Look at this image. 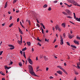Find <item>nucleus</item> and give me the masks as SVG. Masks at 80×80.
<instances>
[{
    "mask_svg": "<svg viewBox=\"0 0 80 80\" xmlns=\"http://www.w3.org/2000/svg\"><path fill=\"white\" fill-rule=\"evenodd\" d=\"M29 73H30L31 75H32L34 76H35V77H38V76L34 72H33L32 66L31 65H29Z\"/></svg>",
    "mask_w": 80,
    "mask_h": 80,
    "instance_id": "nucleus-1",
    "label": "nucleus"
},
{
    "mask_svg": "<svg viewBox=\"0 0 80 80\" xmlns=\"http://www.w3.org/2000/svg\"><path fill=\"white\" fill-rule=\"evenodd\" d=\"M68 2L69 3H71L72 4H73L74 5H75V6H78V7H80V5L78 4L77 2H75L74 0H67Z\"/></svg>",
    "mask_w": 80,
    "mask_h": 80,
    "instance_id": "nucleus-2",
    "label": "nucleus"
},
{
    "mask_svg": "<svg viewBox=\"0 0 80 80\" xmlns=\"http://www.w3.org/2000/svg\"><path fill=\"white\" fill-rule=\"evenodd\" d=\"M20 37H21L20 41V40H18L17 41V42L19 44V45H22V37L21 35H20Z\"/></svg>",
    "mask_w": 80,
    "mask_h": 80,
    "instance_id": "nucleus-3",
    "label": "nucleus"
},
{
    "mask_svg": "<svg viewBox=\"0 0 80 80\" xmlns=\"http://www.w3.org/2000/svg\"><path fill=\"white\" fill-rule=\"evenodd\" d=\"M60 44L62 45L63 44V38H62V36L61 35H60Z\"/></svg>",
    "mask_w": 80,
    "mask_h": 80,
    "instance_id": "nucleus-4",
    "label": "nucleus"
},
{
    "mask_svg": "<svg viewBox=\"0 0 80 80\" xmlns=\"http://www.w3.org/2000/svg\"><path fill=\"white\" fill-rule=\"evenodd\" d=\"M27 60L28 61L29 63L31 64V65H32V64H33V62L30 58H28Z\"/></svg>",
    "mask_w": 80,
    "mask_h": 80,
    "instance_id": "nucleus-5",
    "label": "nucleus"
},
{
    "mask_svg": "<svg viewBox=\"0 0 80 80\" xmlns=\"http://www.w3.org/2000/svg\"><path fill=\"white\" fill-rule=\"evenodd\" d=\"M57 73H58L60 74V75H62V74H63V72L60 70H58L57 71Z\"/></svg>",
    "mask_w": 80,
    "mask_h": 80,
    "instance_id": "nucleus-6",
    "label": "nucleus"
},
{
    "mask_svg": "<svg viewBox=\"0 0 80 80\" xmlns=\"http://www.w3.org/2000/svg\"><path fill=\"white\" fill-rule=\"evenodd\" d=\"M68 37L69 38L71 39L72 38H73L74 37V35H68Z\"/></svg>",
    "mask_w": 80,
    "mask_h": 80,
    "instance_id": "nucleus-7",
    "label": "nucleus"
},
{
    "mask_svg": "<svg viewBox=\"0 0 80 80\" xmlns=\"http://www.w3.org/2000/svg\"><path fill=\"white\" fill-rule=\"evenodd\" d=\"M55 29L56 30H57L60 28H59V25H57L56 26H55Z\"/></svg>",
    "mask_w": 80,
    "mask_h": 80,
    "instance_id": "nucleus-8",
    "label": "nucleus"
},
{
    "mask_svg": "<svg viewBox=\"0 0 80 80\" xmlns=\"http://www.w3.org/2000/svg\"><path fill=\"white\" fill-rule=\"evenodd\" d=\"M74 42L75 44H77V45H79V42L78 41H77L76 40H74Z\"/></svg>",
    "mask_w": 80,
    "mask_h": 80,
    "instance_id": "nucleus-9",
    "label": "nucleus"
},
{
    "mask_svg": "<svg viewBox=\"0 0 80 80\" xmlns=\"http://www.w3.org/2000/svg\"><path fill=\"white\" fill-rule=\"evenodd\" d=\"M57 68H60V69H61V70H62V71H63V70L64 69H63V68H62V67L61 66H58L57 67Z\"/></svg>",
    "mask_w": 80,
    "mask_h": 80,
    "instance_id": "nucleus-10",
    "label": "nucleus"
},
{
    "mask_svg": "<svg viewBox=\"0 0 80 80\" xmlns=\"http://www.w3.org/2000/svg\"><path fill=\"white\" fill-rule=\"evenodd\" d=\"M18 30L20 33H21V34H23V32H22V31L21 30L20 28L19 27L18 28Z\"/></svg>",
    "mask_w": 80,
    "mask_h": 80,
    "instance_id": "nucleus-11",
    "label": "nucleus"
},
{
    "mask_svg": "<svg viewBox=\"0 0 80 80\" xmlns=\"http://www.w3.org/2000/svg\"><path fill=\"white\" fill-rule=\"evenodd\" d=\"M65 11L67 13H70V11L68 9H66L65 10Z\"/></svg>",
    "mask_w": 80,
    "mask_h": 80,
    "instance_id": "nucleus-12",
    "label": "nucleus"
},
{
    "mask_svg": "<svg viewBox=\"0 0 80 80\" xmlns=\"http://www.w3.org/2000/svg\"><path fill=\"white\" fill-rule=\"evenodd\" d=\"M4 67H5V68L6 70V69H7V70H8V69H10V68H11V67H7V66H4Z\"/></svg>",
    "mask_w": 80,
    "mask_h": 80,
    "instance_id": "nucleus-13",
    "label": "nucleus"
},
{
    "mask_svg": "<svg viewBox=\"0 0 80 80\" xmlns=\"http://www.w3.org/2000/svg\"><path fill=\"white\" fill-rule=\"evenodd\" d=\"M62 26L64 27V28H65V23H64L62 24Z\"/></svg>",
    "mask_w": 80,
    "mask_h": 80,
    "instance_id": "nucleus-14",
    "label": "nucleus"
},
{
    "mask_svg": "<svg viewBox=\"0 0 80 80\" xmlns=\"http://www.w3.org/2000/svg\"><path fill=\"white\" fill-rule=\"evenodd\" d=\"M71 47H72V48H75V49L77 48V47L72 45H71Z\"/></svg>",
    "mask_w": 80,
    "mask_h": 80,
    "instance_id": "nucleus-15",
    "label": "nucleus"
},
{
    "mask_svg": "<svg viewBox=\"0 0 80 80\" xmlns=\"http://www.w3.org/2000/svg\"><path fill=\"white\" fill-rule=\"evenodd\" d=\"M27 44L28 45V46H30V45L31 44V43L30 42H27Z\"/></svg>",
    "mask_w": 80,
    "mask_h": 80,
    "instance_id": "nucleus-16",
    "label": "nucleus"
},
{
    "mask_svg": "<svg viewBox=\"0 0 80 80\" xmlns=\"http://www.w3.org/2000/svg\"><path fill=\"white\" fill-rule=\"evenodd\" d=\"M23 57H24L25 58H26V56H25V52H23Z\"/></svg>",
    "mask_w": 80,
    "mask_h": 80,
    "instance_id": "nucleus-17",
    "label": "nucleus"
},
{
    "mask_svg": "<svg viewBox=\"0 0 80 80\" xmlns=\"http://www.w3.org/2000/svg\"><path fill=\"white\" fill-rule=\"evenodd\" d=\"M8 47H11V48L14 47L13 46V45H10V44L8 45Z\"/></svg>",
    "mask_w": 80,
    "mask_h": 80,
    "instance_id": "nucleus-18",
    "label": "nucleus"
},
{
    "mask_svg": "<svg viewBox=\"0 0 80 80\" xmlns=\"http://www.w3.org/2000/svg\"><path fill=\"white\" fill-rule=\"evenodd\" d=\"M44 59L45 60H47L48 58H47V57L45 56H44Z\"/></svg>",
    "mask_w": 80,
    "mask_h": 80,
    "instance_id": "nucleus-19",
    "label": "nucleus"
},
{
    "mask_svg": "<svg viewBox=\"0 0 80 80\" xmlns=\"http://www.w3.org/2000/svg\"><path fill=\"white\" fill-rule=\"evenodd\" d=\"M62 71H63V72H64V73H65L66 75H68V73L65 70H64V69L62 70Z\"/></svg>",
    "mask_w": 80,
    "mask_h": 80,
    "instance_id": "nucleus-20",
    "label": "nucleus"
},
{
    "mask_svg": "<svg viewBox=\"0 0 80 80\" xmlns=\"http://www.w3.org/2000/svg\"><path fill=\"white\" fill-rule=\"evenodd\" d=\"M62 13L65 15H67L68 14L65 12H62Z\"/></svg>",
    "mask_w": 80,
    "mask_h": 80,
    "instance_id": "nucleus-21",
    "label": "nucleus"
},
{
    "mask_svg": "<svg viewBox=\"0 0 80 80\" xmlns=\"http://www.w3.org/2000/svg\"><path fill=\"white\" fill-rule=\"evenodd\" d=\"M7 2H6L5 3V5L4 6L5 8H7Z\"/></svg>",
    "mask_w": 80,
    "mask_h": 80,
    "instance_id": "nucleus-22",
    "label": "nucleus"
},
{
    "mask_svg": "<svg viewBox=\"0 0 80 80\" xmlns=\"http://www.w3.org/2000/svg\"><path fill=\"white\" fill-rule=\"evenodd\" d=\"M0 73H1V75H4V76L5 75V74L3 73L2 72H0Z\"/></svg>",
    "mask_w": 80,
    "mask_h": 80,
    "instance_id": "nucleus-23",
    "label": "nucleus"
},
{
    "mask_svg": "<svg viewBox=\"0 0 80 80\" xmlns=\"http://www.w3.org/2000/svg\"><path fill=\"white\" fill-rule=\"evenodd\" d=\"M76 20H77V21H78V22H80V18H76Z\"/></svg>",
    "mask_w": 80,
    "mask_h": 80,
    "instance_id": "nucleus-24",
    "label": "nucleus"
},
{
    "mask_svg": "<svg viewBox=\"0 0 80 80\" xmlns=\"http://www.w3.org/2000/svg\"><path fill=\"white\" fill-rule=\"evenodd\" d=\"M62 36H63V38H65L66 37V36H65V33H64L63 35H62Z\"/></svg>",
    "mask_w": 80,
    "mask_h": 80,
    "instance_id": "nucleus-25",
    "label": "nucleus"
},
{
    "mask_svg": "<svg viewBox=\"0 0 80 80\" xmlns=\"http://www.w3.org/2000/svg\"><path fill=\"white\" fill-rule=\"evenodd\" d=\"M43 8H47V4H45L43 6Z\"/></svg>",
    "mask_w": 80,
    "mask_h": 80,
    "instance_id": "nucleus-26",
    "label": "nucleus"
},
{
    "mask_svg": "<svg viewBox=\"0 0 80 80\" xmlns=\"http://www.w3.org/2000/svg\"><path fill=\"white\" fill-rule=\"evenodd\" d=\"M26 50H27V48H26V47H25L24 48H23L22 49V51H25Z\"/></svg>",
    "mask_w": 80,
    "mask_h": 80,
    "instance_id": "nucleus-27",
    "label": "nucleus"
},
{
    "mask_svg": "<svg viewBox=\"0 0 80 80\" xmlns=\"http://www.w3.org/2000/svg\"><path fill=\"white\" fill-rule=\"evenodd\" d=\"M66 17L67 18H70V19H72V17H71L70 16H67Z\"/></svg>",
    "mask_w": 80,
    "mask_h": 80,
    "instance_id": "nucleus-28",
    "label": "nucleus"
},
{
    "mask_svg": "<svg viewBox=\"0 0 80 80\" xmlns=\"http://www.w3.org/2000/svg\"><path fill=\"white\" fill-rule=\"evenodd\" d=\"M45 42H48V41H49V39H48L47 40V39L45 38Z\"/></svg>",
    "mask_w": 80,
    "mask_h": 80,
    "instance_id": "nucleus-29",
    "label": "nucleus"
},
{
    "mask_svg": "<svg viewBox=\"0 0 80 80\" xmlns=\"http://www.w3.org/2000/svg\"><path fill=\"white\" fill-rule=\"evenodd\" d=\"M19 65L20 67H22V64L21 63H19Z\"/></svg>",
    "mask_w": 80,
    "mask_h": 80,
    "instance_id": "nucleus-30",
    "label": "nucleus"
},
{
    "mask_svg": "<svg viewBox=\"0 0 80 80\" xmlns=\"http://www.w3.org/2000/svg\"><path fill=\"white\" fill-rule=\"evenodd\" d=\"M67 45H69V46H70V43L68 42H67Z\"/></svg>",
    "mask_w": 80,
    "mask_h": 80,
    "instance_id": "nucleus-31",
    "label": "nucleus"
},
{
    "mask_svg": "<svg viewBox=\"0 0 80 80\" xmlns=\"http://www.w3.org/2000/svg\"><path fill=\"white\" fill-rule=\"evenodd\" d=\"M48 10H49V11H51V10H52V8H51V7H49L48 8Z\"/></svg>",
    "mask_w": 80,
    "mask_h": 80,
    "instance_id": "nucleus-32",
    "label": "nucleus"
},
{
    "mask_svg": "<svg viewBox=\"0 0 80 80\" xmlns=\"http://www.w3.org/2000/svg\"><path fill=\"white\" fill-rule=\"evenodd\" d=\"M30 22H30V20H28V23H29V25H31V23H30Z\"/></svg>",
    "mask_w": 80,
    "mask_h": 80,
    "instance_id": "nucleus-33",
    "label": "nucleus"
},
{
    "mask_svg": "<svg viewBox=\"0 0 80 80\" xmlns=\"http://www.w3.org/2000/svg\"><path fill=\"white\" fill-rule=\"evenodd\" d=\"M77 39H78V40H80V38L78 36H77Z\"/></svg>",
    "mask_w": 80,
    "mask_h": 80,
    "instance_id": "nucleus-34",
    "label": "nucleus"
},
{
    "mask_svg": "<svg viewBox=\"0 0 80 80\" xmlns=\"http://www.w3.org/2000/svg\"><path fill=\"white\" fill-rule=\"evenodd\" d=\"M68 7H71L72 6V4H71L70 5H68Z\"/></svg>",
    "mask_w": 80,
    "mask_h": 80,
    "instance_id": "nucleus-35",
    "label": "nucleus"
},
{
    "mask_svg": "<svg viewBox=\"0 0 80 80\" xmlns=\"http://www.w3.org/2000/svg\"><path fill=\"white\" fill-rule=\"evenodd\" d=\"M57 1H54L53 2L54 3H57Z\"/></svg>",
    "mask_w": 80,
    "mask_h": 80,
    "instance_id": "nucleus-36",
    "label": "nucleus"
},
{
    "mask_svg": "<svg viewBox=\"0 0 80 80\" xmlns=\"http://www.w3.org/2000/svg\"><path fill=\"white\" fill-rule=\"evenodd\" d=\"M14 48H15V47H12V48H10V50H13V49H14Z\"/></svg>",
    "mask_w": 80,
    "mask_h": 80,
    "instance_id": "nucleus-37",
    "label": "nucleus"
},
{
    "mask_svg": "<svg viewBox=\"0 0 80 80\" xmlns=\"http://www.w3.org/2000/svg\"><path fill=\"white\" fill-rule=\"evenodd\" d=\"M3 51H1L0 52V55H2V53H3Z\"/></svg>",
    "mask_w": 80,
    "mask_h": 80,
    "instance_id": "nucleus-38",
    "label": "nucleus"
},
{
    "mask_svg": "<svg viewBox=\"0 0 80 80\" xmlns=\"http://www.w3.org/2000/svg\"><path fill=\"white\" fill-rule=\"evenodd\" d=\"M58 30L59 32H61V29H60V28L58 29Z\"/></svg>",
    "mask_w": 80,
    "mask_h": 80,
    "instance_id": "nucleus-39",
    "label": "nucleus"
},
{
    "mask_svg": "<svg viewBox=\"0 0 80 80\" xmlns=\"http://www.w3.org/2000/svg\"><path fill=\"white\" fill-rule=\"evenodd\" d=\"M37 26L38 27H40V25L38 23H37Z\"/></svg>",
    "mask_w": 80,
    "mask_h": 80,
    "instance_id": "nucleus-40",
    "label": "nucleus"
},
{
    "mask_svg": "<svg viewBox=\"0 0 80 80\" xmlns=\"http://www.w3.org/2000/svg\"><path fill=\"white\" fill-rule=\"evenodd\" d=\"M75 73L76 75H78V73L77 72H75Z\"/></svg>",
    "mask_w": 80,
    "mask_h": 80,
    "instance_id": "nucleus-41",
    "label": "nucleus"
},
{
    "mask_svg": "<svg viewBox=\"0 0 80 80\" xmlns=\"http://www.w3.org/2000/svg\"><path fill=\"white\" fill-rule=\"evenodd\" d=\"M13 25V24H11L10 25H9V27H12Z\"/></svg>",
    "mask_w": 80,
    "mask_h": 80,
    "instance_id": "nucleus-42",
    "label": "nucleus"
},
{
    "mask_svg": "<svg viewBox=\"0 0 80 80\" xmlns=\"http://www.w3.org/2000/svg\"><path fill=\"white\" fill-rule=\"evenodd\" d=\"M77 66L78 68H80V66H79V64H77Z\"/></svg>",
    "mask_w": 80,
    "mask_h": 80,
    "instance_id": "nucleus-43",
    "label": "nucleus"
},
{
    "mask_svg": "<svg viewBox=\"0 0 80 80\" xmlns=\"http://www.w3.org/2000/svg\"><path fill=\"white\" fill-rule=\"evenodd\" d=\"M50 79H52V78H53V77L50 76L49 78Z\"/></svg>",
    "mask_w": 80,
    "mask_h": 80,
    "instance_id": "nucleus-44",
    "label": "nucleus"
},
{
    "mask_svg": "<svg viewBox=\"0 0 80 80\" xmlns=\"http://www.w3.org/2000/svg\"><path fill=\"white\" fill-rule=\"evenodd\" d=\"M37 45H38L39 46H42V44H40V43H38L37 44Z\"/></svg>",
    "mask_w": 80,
    "mask_h": 80,
    "instance_id": "nucleus-45",
    "label": "nucleus"
},
{
    "mask_svg": "<svg viewBox=\"0 0 80 80\" xmlns=\"http://www.w3.org/2000/svg\"><path fill=\"white\" fill-rule=\"evenodd\" d=\"M19 18H18L17 19V22H19Z\"/></svg>",
    "mask_w": 80,
    "mask_h": 80,
    "instance_id": "nucleus-46",
    "label": "nucleus"
},
{
    "mask_svg": "<svg viewBox=\"0 0 80 80\" xmlns=\"http://www.w3.org/2000/svg\"><path fill=\"white\" fill-rule=\"evenodd\" d=\"M42 33H43H43H43V29H42Z\"/></svg>",
    "mask_w": 80,
    "mask_h": 80,
    "instance_id": "nucleus-47",
    "label": "nucleus"
},
{
    "mask_svg": "<svg viewBox=\"0 0 80 80\" xmlns=\"http://www.w3.org/2000/svg\"><path fill=\"white\" fill-rule=\"evenodd\" d=\"M56 42V39H55L54 40V41L53 42V43H55V42Z\"/></svg>",
    "mask_w": 80,
    "mask_h": 80,
    "instance_id": "nucleus-48",
    "label": "nucleus"
},
{
    "mask_svg": "<svg viewBox=\"0 0 80 80\" xmlns=\"http://www.w3.org/2000/svg\"><path fill=\"white\" fill-rule=\"evenodd\" d=\"M55 28L52 27V30L54 31V32H55Z\"/></svg>",
    "mask_w": 80,
    "mask_h": 80,
    "instance_id": "nucleus-49",
    "label": "nucleus"
},
{
    "mask_svg": "<svg viewBox=\"0 0 80 80\" xmlns=\"http://www.w3.org/2000/svg\"><path fill=\"white\" fill-rule=\"evenodd\" d=\"M58 47V45H56L55 46V48H57Z\"/></svg>",
    "mask_w": 80,
    "mask_h": 80,
    "instance_id": "nucleus-50",
    "label": "nucleus"
},
{
    "mask_svg": "<svg viewBox=\"0 0 80 80\" xmlns=\"http://www.w3.org/2000/svg\"><path fill=\"white\" fill-rule=\"evenodd\" d=\"M12 16H10V20H12Z\"/></svg>",
    "mask_w": 80,
    "mask_h": 80,
    "instance_id": "nucleus-51",
    "label": "nucleus"
},
{
    "mask_svg": "<svg viewBox=\"0 0 80 80\" xmlns=\"http://www.w3.org/2000/svg\"><path fill=\"white\" fill-rule=\"evenodd\" d=\"M20 53L21 54V55H22V54L23 52H22V51H20Z\"/></svg>",
    "mask_w": 80,
    "mask_h": 80,
    "instance_id": "nucleus-52",
    "label": "nucleus"
},
{
    "mask_svg": "<svg viewBox=\"0 0 80 80\" xmlns=\"http://www.w3.org/2000/svg\"><path fill=\"white\" fill-rule=\"evenodd\" d=\"M46 71H48V68H46Z\"/></svg>",
    "mask_w": 80,
    "mask_h": 80,
    "instance_id": "nucleus-53",
    "label": "nucleus"
},
{
    "mask_svg": "<svg viewBox=\"0 0 80 80\" xmlns=\"http://www.w3.org/2000/svg\"><path fill=\"white\" fill-rule=\"evenodd\" d=\"M10 64H11V65H12V64H13V62H10Z\"/></svg>",
    "mask_w": 80,
    "mask_h": 80,
    "instance_id": "nucleus-54",
    "label": "nucleus"
},
{
    "mask_svg": "<svg viewBox=\"0 0 80 80\" xmlns=\"http://www.w3.org/2000/svg\"><path fill=\"white\" fill-rule=\"evenodd\" d=\"M42 27H43V28L44 29H45V26H44V25H43L42 26Z\"/></svg>",
    "mask_w": 80,
    "mask_h": 80,
    "instance_id": "nucleus-55",
    "label": "nucleus"
},
{
    "mask_svg": "<svg viewBox=\"0 0 80 80\" xmlns=\"http://www.w3.org/2000/svg\"><path fill=\"white\" fill-rule=\"evenodd\" d=\"M64 66H67V64L65 62L64 63Z\"/></svg>",
    "mask_w": 80,
    "mask_h": 80,
    "instance_id": "nucleus-56",
    "label": "nucleus"
},
{
    "mask_svg": "<svg viewBox=\"0 0 80 80\" xmlns=\"http://www.w3.org/2000/svg\"><path fill=\"white\" fill-rule=\"evenodd\" d=\"M38 41H41V40H40V39H39V38H38L37 39Z\"/></svg>",
    "mask_w": 80,
    "mask_h": 80,
    "instance_id": "nucleus-57",
    "label": "nucleus"
},
{
    "mask_svg": "<svg viewBox=\"0 0 80 80\" xmlns=\"http://www.w3.org/2000/svg\"><path fill=\"white\" fill-rule=\"evenodd\" d=\"M19 12V11L17 10L16 11V13H18Z\"/></svg>",
    "mask_w": 80,
    "mask_h": 80,
    "instance_id": "nucleus-58",
    "label": "nucleus"
},
{
    "mask_svg": "<svg viewBox=\"0 0 80 80\" xmlns=\"http://www.w3.org/2000/svg\"><path fill=\"white\" fill-rule=\"evenodd\" d=\"M54 75H56V76H57L58 75L57 74V73H55Z\"/></svg>",
    "mask_w": 80,
    "mask_h": 80,
    "instance_id": "nucleus-59",
    "label": "nucleus"
},
{
    "mask_svg": "<svg viewBox=\"0 0 80 80\" xmlns=\"http://www.w3.org/2000/svg\"><path fill=\"white\" fill-rule=\"evenodd\" d=\"M64 4H65L66 5H67L68 6V4H67V3H64Z\"/></svg>",
    "mask_w": 80,
    "mask_h": 80,
    "instance_id": "nucleus-60",
    "label": "nucleus"
},
{
    "mask_svg": "<svg viewBox=\"0 0 80 80\" xmlns=\"http://www.w3.org/2000/svg\"><path fill=\"white\" fill-rule=\"evenodd\" d=\"M16 2H17V0H14V3H15Z\"/></svg>",
    "mask_w": 80,
    "mask_h": 80,
    "instance_id": "nucleus-61",
    "label": "nucleus"
},
{
    "mask_svg": "<svg viewBox=\"0 0 80 80\" xmlns=\"http://www.w3.org/2000/svg\"><path fill=\"white\" fill-rule=\"evenodd\" d=\"M70 33H71V34H72V30L70 31Z\"/></svg>",
    "mask_w": 80,
    "mask_h": 80,
    "instance_id": "nucleus-62",
    "label": "nucleus"
},
{
    "mask_svg": "<svg viewBox=\"0 0 80 80\" xmlns=\"http://www.w3.org/2000/svg\"><path fill=\"white\" fill-rule=\"evenodd\" d=\"M8 14H10V13H11V12H8Z\"/></svg>",
    "mask_w": 80,
    "mask_h": 80,
    "instance_id": "nucleus-63",
    "label": "nucleus"
},
{
    "mask_svg": "<svg viewBox=\"0 0 80 80\" xmlns=\"http://www.w3.org/2000/svg\"><path fill=\"white\" fill-rule=\"evenodd\" d=\"M2 80H5V78H2Z\"/></svg>",
    "mask_w": 80,
    "mask_h": 80,
    "instance_id": "nucleus-64",
    "label": "nucleus"
}]
</instances>
